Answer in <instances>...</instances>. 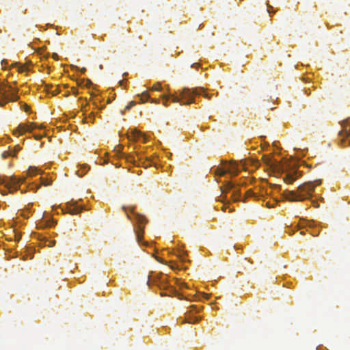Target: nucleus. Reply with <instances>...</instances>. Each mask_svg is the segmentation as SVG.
I'll return each mask as SVG.
<instances>
[{"label":"nucleus","mask_w":350,"mask_h":350,"mask_svg":"<svg viewBox=\"0 0 350 350\" xmlns=\"http://www.w3.org/2000/svg\"><path fill=\"white\" fill-rule=\"evenodd\" d=\"M132 135H133V139L135 140L139 139L140 137H143L144 142L145 143L146 142V138L144 137V135L139 131L134 130L132 132Z\"/></svg>","instance_id":"17"},{"label":"nucleus","mask_w":350,"mask_h":350,"mask_svg":"<svg viewBox=\"0 0 350 350\" xmlns=\"http://www.w3.org/2000/svg\"><path fill=\"white\" fill-rule=\"evenodd\" d=\"M150 282L158 286L159 288H166L167 287V276L162 273L155 275L149 276L147 284L150 286Z\"/></svg>","instance_id":"5"},{"label":"nucleus","mask_w":350,"mask_h":350,"mask_svg":"<svg viewBox=\"0 0 350 350\" xmlns=\"http://www.w3.org/2000/svg\"><path fill=\"white\" fill-rule=\"evenodd\" d=\"M42 183L44 185H51V182H49L47 180H45L44 179H42Z\"/></svg>","instance_id":"29"},{"label":"nucleus","mask_w":350,"mask_h":350,"mask_svg":"<svg viewBox=\"0 0 350 350\" xmlns=\"http://www.w3.org/2000/svg\"><path fill=\"white\" fill-rule=\"evenodd\" d=\"M41 171L36 167L30 166L27 171V176H33L38 174H40Z\"/></svg>","instance_id":"15"},{"label":"nucleus","mask_w":350,"mask_h":350,"mask_svg":"<svg viewBox=\"0 0 350 350\" xmlns=\"http://www.w3.org/2000/svg\"><path fill=\"white\" fill-rule=\"evenodd\" d=\"M89 170V167L87 165H83L81 166V172L79 170L77 172V174L79 176H83Z\"/></svg>","instance_id":"21"},{"label":"nucleus","mask_w":350,"mask_h":350,"mask_svg":"<svg viewBox=\"0 0 350 350\" xmlns=\"http://www.w3.org/2000/svg\"><path fill=\"white\" fill-rule=\"evenodd\" d=\"M189 311L185 312V318L182 321V323H196L200 319V317L194 316L193 314V312H198L200 309L196 305H191Z\"/></svg>","instance_id":"6"},{"label":"nucleus","mask_w":350,"mask_h":350,"mask_svg":"<svg viewBox=\"0 0 350 350\" xmlns=\"http://www.w3.org/2000/svg\"><path fill=\"white\" fill-rule=\"evenodd\" d=\"M234 185L231 182H228L222 189V193L230 192L234 188Z\"/></svg>","instance_id":"16"},{"label":"nucleus","mask_w":350,"mask_h":350,"mask_svg":"<svg viewBox=\"0 0 350 350\" xmlns=\"http://www.w3.org/2000/svg\"><path fill=\"white\" fill-rule=\"evenodd\" d=\"M18 89L12 90L10 94L6 90V85H0V107L4 106L8 102H14L19 98Z\"/></svg>","instance_id":"4"},{"label":"nucleus","mask_w":350,"mask_h":350,"mask_svg":"<svg viewBox=\"0 0 350 350\" xmlns=\"http://www.w3.org/2000/svg\"><path fill=\"white\" fill-rule=\"evenodd\" d=\"M126 160L129 162H131V163H135V160L134 159V157L133 155H129L127 157H126Z\"/></svg>","instance_id":"28"},{"label":"nucleus","mask_w":350,"mask_h":350,"mask_svg":"<svg viewBox=\"0 0 350 350\" xmlns=\"http://www.w3.org/2000/svg\"><path fill=\"white\" fill-rule=\"evenodd\" d=\"M54 225L55 221L53 219H43L37 224L38 227L40 228H51Z\"/></svg>","instance_id":"12"},{"label":"nucleus","mask_w":350,"mask_h":350,"mask_svg":"<svg viewBox=\"0 0 350 350\" xmlns=\"http://www.w3.org/2000/svg\"><path fill=\"white\" fill-rule=\"evenodd\" d=\"M8 156H12V152L10 150V151H8V152H4L3 154H2V157L5 158Z\"/></svg>","instance_id":"27"},{"label":"nucleus","mask_w":350,"mask_h":350,"mask_svg":"<svg viewBox=\"0 0 350 350\" xmlns=\"http://www.w3.org/2000/svg\"><path fill=\"white\" fill-rule=\"evenodd\" d=\"M4 85V83H3V84H0V85Z\"/></svg>","instance_id":"46"},{"label":"nucleus","mask_w":350,"mask_h":350,"mask_svg":"<svg viewBox=\"0 0 350 350\" xmlns=\"http://www.w3.org/2000/svg\"><path fill=\"white\" fill-rule=\"evenodd\" d=\"M16 65L18 66V70L20 72L29 70V68L28 65H26V64L19 65L18 63H16Z\"/></svg>","instance_id":"20"},{"label":"nucleus","mask_w":350,"mask_h":350,"mask_svg":"<svg viewBox=\"0 0 350 350\" xmlns=\"http://www.w3.org/2000/svg\"><path fill=\"white\" fill-rule=\"evenodd\" d=\"M150 102L155 104L159 103V100L158 99H151Z\"/></svg>","instance_id":"34"},{"label":"nucleus","mask_w":350,"mask_h":350,"mask_svg":"<svg viewBox=\"0 0 350 350\" xmlns=\"http://www.w3.org/2000/svg\"><path fill=\"white\" fill-rule=\"evenodd\" d=\"M262 160L267 165H268L271 167H273L275 166L274 161L270 156H267V155L262 156Z\"/></svg>","instance_id":"14"},{"label":"nucleus","mask_w":350,"mask_h":350,"mask_svg":"<svg viewBox=\"0 0 350 350\" xmlns=\"http://www.w3.org/2000/svg\"><path fill=\"white\" fill-rule=\"evenodd\" d=\"M72 92L75 95L78 94V90L76 88H72Z\"/></svg>","instance_id":"31"},{"label":"nucleus","mask_w":350,"mask_h":350,"mask_svg":"<svg viewBox=\"0 0 350 350\" xmlns=\"http://www.w3.org/2000/svg\"><path fill=\"white\" fill-rule=\"evenodd\" d=\"M24 110L25 112H29V111L30 110V107L28 105H25Z\"/></svg>","instance_id":"32"},{"label":"nucleus","mask_w":350,"mask_h":350,"mask_svg":"<svg viewBox=\"0 0 350 350\" xmlns=\"http://www.w3.org/2000/svg\"><path fill=\"white\" fill-rule=\"evenodd\" d=\"M162 89L163 88H162L161 84L159 83L153 85L152 88H151V90H153V91H159V92L161 91Z\"/></svg>","instance_id":"23"},{"label":"nucleus","mask_w":350,"mask_h":350,"mask_svg":"<svg viewBox=\"0 0 350 350\" xmlns=\"http://www.w3.org/2000/svg\"><path fill=\"white\" fill-rule=\"evenodd\" d=\"M136 105L135 101H131L124 108V110H130L133 106Z\"/></svg>","instance_id":"25"},{"label":"nucleus","mask_w":350,"mask_h":350,"mask_svg":"<svg viewBox=\"0 0 350 350\" xmlns=\"http://www.w3.org/2000/svg\"><path fill=\"white\" fill-rule=\"evenodd\" d=\"M51 88V85H46V91L49 92V88Z\"/></svg>","instance_id":"36"},{"label":"nucleus","mask_w":350,"mask_h":350,"mask_svg":"<svg viewBox=\"0 0 350 350\" xmlns=\"http://www.w3.org/2000/svg\"><path fill=\"white\" fill-rule=\"evenodd\" d=\"M88 84H90V83H91V81H90V80H88Z\"/></svg>","instance_id":"44"},{"label":"nucleus","mask_w":350,"mask_h":350,"mask_svg":"<svg viewBox=\"0 0 350 350\" xmlns=\"http://www.w3.org/2000/svg\"><path fill=\"white\" fill-rule=\"evenodd\" d=\"M59 92V91L58 88H57L54 91L51 92V94H52L53 96H55Z\"/></svg>","instance_id":"30"},{"label":"nucleus","mask_w":350,"mask_h":350,"mask_svg":"<svg viewBox=\"0 0 350 350\" xmlns=\"http://www.w3.org/2000/svg\"><path fill=\"white\" fill-rule=\"evenodd\" d=\"M340 136H344L345 138L341 139V143H348L347 146H350V125L347 126L345 129L339 133Z\"/></svg>","instance_id":"11"},{"label":"nucleus","mask_w":350,"mask_h":350,"mask_svg":"<svg viewBox=\"0 0 350 350\" xmlns=\"http://www.w3.org/2000/svg\"><path fill=\"white\" fill-rule=\"evenodd\" d=\"M196 66H198V63H193V64L191 65V67H193V68H196Z\"/></svg>","instance_id":"38"},{"label":"nucleus","mask_w":350,"mask_h":350,"mask_svg":"<svg viewBox=\"0 0 350 350\" xmlns=\"http://www.w3.org/2000/svg\"><path fill=\"white\" fill-rule=\"evenodd\" d=\"M137 221L139 224V225L144 224L146 221V219L144 216L140 215H137L135 216Z\"/></svg>","instance_id":"22"},{"label":"nucleus","mask_w":350,"mask_h":350,"mask_svg":"<svg viewBox=\"0 0 350 350\" xmlns=\"http://www.w3.org/2000/svg\"><path fill=\"white\" fill-rule=\"evenodd\" d=\"M204 92V90L202 88H196L195 89L185 88L182 90L178 91V94H163L161 98L163 100V105L166 107L170 98L172 99L173 103H178L180 105H190L194 103V96L196 95L202 94Z\"/></svg>","instance_id":"2"},{"label":"nucleus","mask_w":350,"mask_h":350,"mask_svg":"<svg viewBox=\"0 0 350 350\" xmlns=\"http://www.w3.org/2000/svg\"><path fill=\"white\" fill-rule=\"evenodd\" d=\"M40 136H36V139H40Z\"/></svg>","instance_id":"42"},{"label":"nucleus","mask_w":350,"mask_h":350,"mask_svg":"<svg viewBox=\"0 0 350 350\" xmlns=\"http://www.w3.org/2000/svg\"><path fill=\"white\" fill-rule=\"evenodd\" d=\"M40 187V185H36V190L38 189Z\"/></svg>","instance_id":"41"},{"label":"nucleus","mask_w":350,"mask_h":350,"mask_svg":"<svg viewBox=\"0 0 350 350\" xmlns=\"http://www.w3.org/2000/svg\"><path fill=\"white\" fill-rule=\"evenodd\" d=\"M227 172L232 176H237L241 170L239 165L235 163H231L226 165Z\"/></svg>","instance_id":"10"},{"label":"nucleus","mask_w":350,"mask_h":350,"mask_svg":"<svg viewBox=\"0 0 350 350\" xmlns=\"http://www.w3.org/2000/svg\"><path fill=\"white\" fill-rule=\"evenodd\" d=\"M122 209L126 210V207L125 206H122Z\"/></svg>","instance_id":"45"},{"label":"nucleus","mask_w":350,"mask_h":350,"mask_svg":"<svg viewBox=\"0 0 350 350\" xmlns=\"http://www.w3.org/2000/svg\"><path fill=\"white\" fill-rule=\"evenodd\" d=\"M232 191V193L231 198H232V200L234 202L239 201L240 196H241L239 189L238 187H235V185H234Z\"/></svg>","instance_id":"13"},{"label":"nucleus","mask_w":350,"mask_h":350,"mask_svg":"<svg viewBox=\"0 0 350 350\" xmlns=\"http://www.w3.org/2000/svg\"><path fill=\"white\" fill-rule=\"evenodd\" d=\"M1 193L2 195H5L6 194V192L4 191H1Z\"/></svg>","instance_id":"40"},{"label":"nucleus","mask_w":350,"mask_h":350,"mask_svg":"<svg viewBox=\"0 0 350 350\" xmlns=\"http://www.w3.org/2000/svg\"><path fill=\"white\" fill-rule=\"evenodd\" d=\"M68 211L71 215H76L81 213L82 208L77 205V202L72 200L66 204Z\"/></svg>","instance_id":"9"},{"label":"nucleus","mask_w":350,"mask_h":350,"mask_svg":"<svg viewBox=\"0 0 350 350\" xmlns=\"http://www.w3.org/2000/svg\"><path fill=\"white\" fill-rule=\"evenodd\" d=\"M49 245H49V247H52V246H53V245H55V241H49Z\"/></svg>","instance_id":"33"},{"label":"nucleus","mask_w":350,"mask_h":350,"mask_svg":"<svg viewBox=\"0 0 350 350\" xmlns=\"http://www.w3.org/2000/svg\"><path fill=\"white\" fill-rule=\"evenodd\" d=\"M300 176L301 174L296 169H290L285 173L284 180L291 184Z\"/></svg>","instance_id":"8"},{"label":"nucleus","mask_w":350,"mask_h":350,"mask_svg":"<svg viewBox=\"0 0 350 350\" xmlns=\"http://www.w3.org/2000/svg\"><path fill=\"white\" fill-rule=\"evenodd\" d=\"M138 96L140 97V101L142 103H146L150 98V95L146 91L143 92L142 94L138 95Z\"/></svg>","instance_id":"18"},{"label":"nucleus","mask_w":350,"mask_h":350,"mask_svg":"<svg viewBox=\"0 0 350 350\" xmlns=\"http://www.w3.org/2000/svg\"><path fill=\"white\" fill-rule=\"evenodd\" d=\"M36 127L35 123H31L30 124H20L18 127L13 131V135L15 136L22 135L26 132H31Z\"/></svg>","instance_id":"7"},{"label":"nucleus","mask_w":350,"mask_h":350,"mask_svg":"<svg viewBox=\"0 0 350 350\" xmlns=\"http://www.w3.org/2000/svg\"><path fill=\"white\" fill-rule=\"evenodd\" d=\"M25 178H17L15 176H0V185H4L10 193H13L20 188V185L24 183Z\"/></svg>","instance_id":"3"},{"label":"nucleus","mask_w":350,"mask_h":350,"mask_svg":"<svg viewBox=\"0 0 350 350\" xmlns=\"http://www.w3.org/2000/svg\"><path fill=\"white\" fill-rule=\"evenodd\" d=\"M22 258H23V260H26V257L25 256Z\"/></svg>","instance_id":"43"},{"label":"nucleus","mask_w":350,"mask_h":350,"mask_svg":"<svg viewBox=\"0 0 350 350\" xmlns=\"http://www.w3.org/2000/svg\"><path fill=\"white\" fill-rule=\"evenodd\" d=\"M181 286H183V287H185V288H189V287L187 286V284H185V283H183V284H181Z\"/></svg>","instance_id":"39"},{"label":"nucleus","mask_w":350,"mask_h":350,"mask_svg":"<svg viewBox=\"0 0 350 350\" xmlns=\"http://www.w3.org/2000/svg\"><path fill=\"white\" fill-rule=\"evenodd\" d=\"M57 57H58V55H57V53H53V59H57Z\"/></svg>","instance_id":"37"},{"label":"nucleus","mask_w":350,"mask_h":350,"mask_svg":"<svg viewBox=\"0 0 350 350\" xmlns=\"http://www.w3.org/2000/svg\"><path fill=\"white\" fill-rule=\"evenodd\" d=\"M202 295H203V297L206 299H208V297H209V295L208 294H206V293H203Z\"/></svg>","instance_id":"35"},{"label":"nucleus","mask_w":350,"mask_h":350,"mask_svg":"<svg viewBox=\"0 0 350 350\" xmlns=\"http://www.w3.org/2000/svg\"><path fill=\"white\" fill-rule=\"evenodd\" d=\"M321 183V180L308 181L300 185L297 190H285L283 196L290 202H301L310 198L316 186Z\"/></svg>","instance_id":"1"},{"label":"nucleus","mask_w":350,"mask_h":350,"mask_svg":"<svg viewBox=\"0 0 350 350\" xmlns=\"http://www.w3.org/2000/svg\"><path fill=\"white\" fill-rule=\"evenodd\" d=\"M140 229L137 232V241H140L141 239H142L143 237V230L142 228H141V227L139 226V227Z\"/></svg>","instance_id":"24"},{"label":"nucleus","mask_w":350,"mask_h":350,"mask_svg":"<svg viewBox=\"0 0 350 350\" xmlns=\"http://www.w3.org/2000/svg\"><path fill=\"white\" fill-rule=\"evenodd\" d=\"M215 173L217 175L220 176H224L226 174L228 173L226 165L224 166V167L222 168H217Z\"/></svg>","instance_id":"19"},{"label":"nucleus","mask_w":350,"mask_h":350,"mask_svg":"<svg viewBox=\"0 0 350 350\" xmlns=\"http://www.w3.org/2000/svg\"><path fill=\"white\" fill-rule=\"evenodd\" d=\"M21 149L20 146L18 145L14 147V149L11 150L12 152V157L15 156L16 152Z\"/></svg>","instance_id":"26"}]
</instances>
